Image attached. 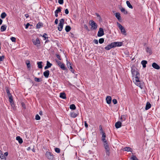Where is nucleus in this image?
Wrapping results in <instances>:
<instances>
[{"label": "nucleus", "instance_id": "1", "mask_svg": "<svg viewBox=\"0 0 160 160\" xmlns=\"http://www.w3.org/2000/svg\"><path fill=\"white\" fill-rule=\"evenodd\" d=\"M131 71L133 77H134V78L133 79L134 82L136 85L142 88L143 83L139 80V74L138 72L133 69H132Z\"/></svg>", "mask_w": 160, "mask_h": 160}, {"label": "nucleus", "instance_id": "2", "mask_svg": "<svg viewBox=\"0 0 160 160\" xmlns=\"http://www.w3.org/2000/svg\"><path fill=\"white\" fill-rule=\"evenodd\" d=\"M46 158L49 160H53L54 156L52 152L47 151L45 154Z\"/></svg>", "mask_w": 160, "mask_h": 160}, {"label": "nucleus", "instance_id": "3", "mask_svg": "<svg viewBox=\"0 0 160 160\" xmlns=\"http://www.w3.org/2000/svg\"><path fill=\"white\" fill-rule=\"evenodd\" d=\"M64 22V19L62 18L60 20V22L58 27V29L59 31H61L62 30Z\"/></svg>", "mask_w": 160, "mask_h": 160}, {"label": "nucleus", "instance_id": "4", "mask_svg": "<svg viewBox=\"0 0 160 160\" xmlns=\"http://www.w3.org/2000/svg\"><path fill=\"white\" fill-rule=\"evenodd\" d=\"M117 24L120 30L121 33L122 34L126 35V31L124 28L118 22H117Z\"/></svg>", "mask_w": 160, "mask_h": 160}, {"label": "nucleus", "instance_id": "5", "mask_svg": "<svg viewBox=\"0 0 160 160\" xmlns=\"http://www.w3.org/2000/svg\"><path fill=\"white\" fill-rule=\"evenodd\" d=\"M90 25L91 26L92 29L96 30L97 28V24L93 21L91 20L89 21Z\"/></svg>", "mask_w": 160, "mask_h": 160}, {"label": "nucleus", "instance_id": "6", "mask_svg": "<svg viewBox=\"0 0 160 160\" xmlns=\"http://www.w3.org/2000/svg\"><path fill=\"white\" fill-rule=\"evenodd\" d=\"M104 143V147L105 149L106 150V154L109 156L110 154V152H109V148L108 146V145L107 142H103Z\"/></svg>", "mask_w": 160, "mask_h": 160}, {"label": "nucleus", "instance_id": "7", "mask_svg": "<svg viewBox=\"0 0 160 160\" xmlns=\"http://www.w3.org/2000/svg\"><path fill=\"white\" fill-rule=\"evenodd\" d=\"M56 61L57 62L58 65L63 70H65L66 68L65 67V65L63 63H62L61 62L57 60H56Z\"/></svg>", "mask_w": 160, "mask_h": 160}, {"label": "nucleus", "instance_id": "8", "mask_svg": "<svg viewBox=\"0 0 160 160\" xmlns=\"http://www.w3.org/2000/svg\"><path fill=\"white\" fill-rule=\"evenodd\" d=\"M113 48L121 46L123 44L121 42H112Z\"/></svg>", "mask_w": 160, "mask_h": 160}, {"label": "nucleus", "instance_id": "9", "mask_svg": "<svg viewBox=\"0 0 160 160\" xmlns=\"http://www.w3.org/2000/svg\"><path fill=\"white\" fill-rule=\"evenodd\" d=\"M32 42L33 44L37 46H40V42L38 38H37L35 40H33Z\"/></svg>", "mask_w": 160, "mask_h": 160}, {"label": "nucleus", "instance_id": "10", "mask_svg": "<svg viewBox=\"0 0 160 160\" xmlns=\"http://www.w3.org/2000/svg\"><path fill=\"white\" fill-rule=\"evenodd\" d=\"M8 155V153L7 152H5L4 154H3L2 153L0 157V160H6V157Z\"/></svg>", "mask_w": 160, "mask_h": 160}, {"label": "nucleus", "instance_id": "11", "mask_svg": "<svg viewBox=\"0 0 160 160\" xmlns=\"http://www.w3.org/2000/svg\"><path fill=\"white\" fill-rule=\"evenodd\" d=\"M104 31L102 28H100L98 33L97 35L98 37H101L104 35Z\"/></svg>", "mask_w": 160, "mask_h": 160}, {"label": "nucleus", "instance_id": "12", "mask_svg": "<svg viewBox=\"0 0 160 160\" xmlns=\"http://www.w3.org/2000/svg\"><path fill=\"white\" fill-rule=\"evenodd\" d=\"M119 8L121 11L124 14H128L127 11H126L125 8H123L121 6L119 7Z\"/></svg>", "mask_w": 160, "mask_h": 160}, {"label": "nucleus", "instance_id": "13", "mask_svg": "<svg viewBox=\"0 0 160 160\" xmlns=\"http://www.w3.org/2000/svg\"><path fill=\"white\" fill-rule=\"evenodd\" d=\"M113 48L112 43L108 44L105 47V49L106 50H109L112 48Z\"/></svg>", "mask_w": 160, "mask_h": 160}, {"label": "nucleus", "instance_id": "14", "mask_svg": "<svg viewBox=\"0 0 160 160\" xmlns=\"http://www.w3.org/2000/svg\"><path fill=\"white\" fill-rule=\"evenodd\" d=\"M152 66L153 68L156 69L158 70L160 68V66L155 62L153 63Z\"/></svg>", "mask_w": 160, "mask_h": 160}, {"label": "nucleus", "instance_id": "15", "mask_svg": "<svg viewBox=\"0 0 160 160\" xmlns=\"http://www.w3.org/2000/svg\"><path fill=\"white\" fill-rule=\"evenodd\" d=\"M122 126V123L120 121H118L116 122L115 124V126L116 128H120Z\"/></svg>", "mask_w": 160, "mask_h": 160}, {"label": "nucleus", "instance_id": "16", "mask_svg": "<svg viewBox=\"0 0 160 160\" xmlns=\"http://www.w3.org/2000/svg\"><path fill=\"white\" fill-rule=\"evenodd\" d=\"M78 115V112H71L70 113V115L72 118H75L77 117Z\"/></svg>", "mask_w": 160, "mask_h": 160}, {"label": "nucleus", "instance_id": "17", "mask_svg": "<svg viewBox=\"0 0 160 160\" xmlns=\"http://www.w3.org/2000/svg\"><path fill=\"white\" fill-rule=\"evenodd\" d=\"M49 71L48 70L45 71L43 72L44 76L46 78L49 77Z\"/></svg>", "mask_w": 160, "mask_h": 160}, {"label": "nucleus", "instance_id": "18", "mask_svg": "<svg viewBox=\"0 0 160 160\" xmlns=\"http://www.w3.org/2000/svg\"><path fill=\"white\" fill-rule=\"evenodd\" d=\"M111 98L110 96H107L106 98V100L107 103L109 104L111 102Z\"/></svg>", "mask_w": 160, "mask_h": 160}, {"label": "nucleus", "instance_id": "19", "mask_svg": "<svg viewBox=\"0 0 160 160\" xmlns=\"http://www.w3.org/2000/svg\"><path fill=\"white\" fill-rule=\"evenodd\" d=\"M16 140L18 141L19 143L20 144L23 142L22 139L20 136H17L16 137Z\"/></svg>", "mask_w": 160, "mask_h": 160}, {"label": "nucleus", "instance_id": "20", "mask_svg": "<svg viewBox=\"0 0 160 160\" xmlns=\"http://www.w3.org/2000/svg\"><path fill=\"white\" fill-rule=\"evenodd\" d=\"M106 136L105 132L102 133V140L103 142H107L106 140Z\"/></svg>", "mask_w": 160, "mask_h": 160}, {"label": "nucleus", "instance_id": "21", "mask_svg": "<svg viewBox=\"0 0 160 160\" xmlns=\"http://www.w3.org/2000/svg\"><path fill=\"white\" fill-rule=\"evenodd\" d=\"M115 17L119 21H120L121 20V17L120 14L119 12H116L115 14Z\"/></svg>", "mask_w": 160, "mask_h": 160}, {"label": "nucleus", "instance_id": "22", "mask_svg": "<svg viewBox=\"0 0 160 160\" xmlns=\"http://www.w3.org/2000/svg\"><path fill=\"white\" fill-rule=\"evenodd\" d=\"M7 26L6 25H3L1 27L0 30L1 32H3L6 30Z\"/></svg>", "mask_w": 160, "mask_h": 160}, {"label": "nucleus", "instance_id": "23", "mask_svg": "<svg viewBox=\"0 0 160 160\" xmlns=\"http://www.w3.org/2000/svg\"><path fill=\"white\" fill-rule=\"evenodd\" d=\"M151 104L149 102H147L146 103L145 109L146 110H148L150 109L151 107Z\"/></svg>", "mask_w": 160, "mask_h": 160}, {"label": "nucleus", "instance_id": "24", "mask_svg": "<svg viewBox=\"0 0 160 160\" xmlns=\"http://www.w3.org/2000/svg\"><path fill=\"white\" fill-rule=\"evenodd\" d=\"M147 63V62L146 60H142L141 62V64L142 65L143 67L145 68L146 67V64Z\"/></svg>", "mask_w": 160, "mask_h": 160}, {"label": "nucleus", "instance_id": "25", "mask_svg": "<svg viewBox=\"0 0 160 160\" xmlns=\"http://www.w3.org/2000/svg\"><path fill=\"white\" fill-rule=\"evenodd\" d=\"M60 97L62 99H65L66 98V95L64 93H60Z\"/></svg>", "mask_w": 160, "mask_h": 160}, {"label": "nucleus", "instance_id": "26", "mask_svg": "<svg viewBox=\"0 0 160 160\" xmlns=\"http://www.w3.org/2000/svg\"><path fill=\"white\" fill-rule=\"evenodd\" d=\"M126 119V116L124 115H121L120 118L121 121L122 122L123 121H125Z\"/></svg>", "mask_w": 160, "mask_h": 160}, {"label": "nucleus", "instance_id": "27", "mask_svg": "<svg viewBox=\"0 0 160 160\" xmlns=\"http://www.w3.org/2000/svg\"><path fill=\"white\" fill-rule=\"evenodd\" d=\"M67 65L68 68H72L71 65V63L70 62L67 60Z\"/></svg>", "mask_w": 160, "mask_h": 160}, {"label": "nucleus", "instance_id": "28", "mask_svg": "<svg viewBox=\"0 0 160 160\" xmlns=\"http://www.w3.org/2000/svg\"><path fill=\"white\" fill-rule=\"evenodd\" d=\"M42 62H37V64L39 68L41 69L42 68Z\"/></svg>", "mask_w": 160, "mask_h": 160}, {"label": "nucleus", "instance_id": "29", "mask_svg": "<svg viewBox=\"0 0 160 160\" xmlns=\"http://www.w3.org/2000/svg\"><path fill=\"white\" fill-rule=\"evenodd\" d=\"M126 4L130 8L132 9L133 8V7L132 5L130 3V2L127 1H126Z\"/></svg>", "mask_w": 160, "mask_h": 160}, {"label": "nucleus", "instance_id": "30", "mask_svg": "<svg viewBox=\"0 0 160 160\" xmlns=\"http://www.w3.org/2000/svg\"><path fill=\"white\" fill-rule=\"evenodd\" d=\"M7 16V14L5 12H2L1 15V17L3 19L5 18Z\"/></svg>", "mask_w": 160, "mask_h": 160}, {"label": "nucleus", "instance_id": "31", "mask_svg": "<svg viewBox=\"0 0 160 160\" xmlns=\"http://www.w3.org/2000/svg\"><path fill=\"white\" fill-rule=\"evenodd\" d=\"M71 28L69 26H66L65 28V30L66 32H69L71 30Z\"/></svg>", "mask_w": 160, "mask_h": 160}, {"label": "nucleus", "instance_id": "32", "mask_svg": "<svg viewBox=\"0 0 160 160\" xmlns=\"http://www.w3.org/2000/svg\"><path fill=\"white\" fill-rule=\"evenodd\" d=\"M61 8H62L60 7H58L57 9L55 11V12H57L58 13L59 12H60L61 11Z\"/></svg>", "mask_w": 160, "mask_h": 160}, {"label": "nucleus", "instance_id": "33", "mask_svg": "<svg viewBox=\"0 0 160 160\" xmlns=\"http://www.w3.org/2000/svg\"><path fill=\"white\" fill-rule=\"evenodd\" d=\"M41 26H42V23L41 22H39L36 25L37 28H39Z\"/></svg>", "mask_w": 160, "mask_h": 160}, {"label": "nucleus", "instance_id": "34", "mask_svg": "<svg viewBox=\"0 0 160 160\" xmlns=\"http://www.w3.org/2000/svg\"><path fill=\"white\" fill-rule=\"evenodd\" d=\"M70 108L71 109L75 110L76 108V107L74 104H72L70 105Z\"/></svg>", "mask_w": 160, "mask_h": 160}, {"label": "nucleus", "instance_id": "35", "mask_svg": "<svg viewBox=\"0 0 160 160\" xmlns=\"http://www.w3.org/2000/svg\"><path fill=\"white\" fill-rule=\"evenodd\" d=\"M131 148L130 147H126L124 148V150L125 151L129 152L131 151Z\"/></svg>", "mask_w": 160, "mask_h": 160}, {"label": "nucleus", "instance_id": "36", "mask_svg": "<svg viewBox=\"0 0 160 160\" xmlns=\"http://www.w3.org/2000/svg\"><path fill=\"white\" fill-rule=\"evenodd\" d=\"M130 159L132 160H138V159L135 155H132Z\"/></svg>", "mask_w": 160, "mask_h": 160}, {"label": "nucleus", "instance_id": "37", "mask_svg": "<svg viewBox=\"0 0 160 160\" xmlns=\"http://www.w3.org/2000/svg\"><path fill=\"white\" fill-rule=\"evenodd\" d=\"M146 52H148L150 54H151L152 51H151V50L148 47H147L146 49Z\"/></svg>", "mask_w": 160, "mask_h": 160}, {"label": "nucleus", "instance_id": "38", "mask_svg": "<svg viewBox=\"0 0 160 160\" xmlns=\"http://www.w3.org/2000/svg\"><path fill=\"white\" fill-rule=\"evenodd\" d=\"M46 65L49 68H50L52 66V63H50V62L48 61H47Z\"/></svg>", "mask_w": 160, "mask_h": 160}, {"label": "nucleus", "instance_id": "39", "mask_svg": "<svg viewBox=\"0 0 160 160\" xmlns=\"http://www.w3.org/2000/svg\"><path fill=\"white\" fill-rule=\"evenodd\" d=\"M6 91L8 97L12 96L9 90L8 89H6Z\"/></svg>", "mask_w": 160, "mask_h": 160}, {"label": "nucleus", "instance_id": "40", "mask_svg": "<svg viewBox=\"0 0 160 160\" xmlns=\"http://www.w3.org/2000/svg\"><path fill=\"white\" fill-rule=\"evenodd\" d=\"M104 42V39L103 38H101L99 39V42L100 43L102 44Z\"/></svg>", "mask_w": 160, "mask_h": 160}, {"label": "nucleus", "instance_id": "41", "mask_svg": "<svg viewBox=\"0 0 160 160\" xmlns=\"http://www.w3.org/2000/svg\"><path fill=\"white\" fill-rule=\"evenodd\" d=\"M55 151L56 152L59 153L60 152V149L58 148H55L54 149Z\"/></svg>", "mask_w": 160, "mask_h": 160}, {"label": "nucleus", "instance_id": "42", "mask_svg": "<svg viewBox=\"0 0 160 160\" xmlns=\"http://www.w3.org/2000/svg\"><path fill=\"white\" fill-rule=\"evenodd\" d=\"M95 14L96 16H97V17L98 18V19L99 20H101V17L100 15L98 13H96Z\"/></svg>", "mask_w": 160, "mask_h": 160}, {"label": "nucleus", "instance_id": "43", "mask_svg": "<svg viewBox=\"0 0 160 160\" xmlns=\"http://www.w3.org/2000/svg\"><path fill=\"white\" fill-rule=\"evenodd\" d=\"M5 58V56L4 55H2L0 57V61H3L4 59Z\"/></svg>", "mask_w": 160, "mask_h": 160}, {"label": "nucleus", "instance_id": "44", "mask_svg": "<svg viewBox=\"0 0 160 160\" xmlns=\"http://www.w3.org/2000/svg\"><path fill=\"white\" fill-rule=\"evenodd\" d=\"M12 42H15L16 41V38L14 37H12L10 38Z\"/></svg>", "mask_w": 160, "mask_h": 160}, {"label": "nucleus", "instance_id": "45", "mask_svg": "<svg viewBox=\"0 0 160 160\" xmlns=\"http://www.w3.org/2000/svg\"><path fill=\"white\" fill-rule=\"evenodd\" d=\"M35 119L36 120H39L40 119V117L38 115H36L35 117Z\"/></svg>", "mask_w": 160, "mask_h": 160}, {"label": "nucleus", "instance_id": "46", "mask_svg": "<svg viewBox=\"0 0 160 160\" xmlns=\"http://www.w3.org/2000/svg\"><path fill=\"white\" fill-rule=\"evenodd\" d=\"M8 98H9V101L10 102V103H12L13 102V101L12 96L8 97Z\"/></svg>", "mask_w": 160, "mask_h": 160}, {"label": "nucleus", "instance_id": "47", "mask_svg": "<svg viewBox=\"0 0 160 160\" xmlns=\"http://www.w3.org/2000/svg\"><path fill=\"white\" fill-rule=\"evenodd\" d=\"M84 26L85 28L88 31H90L89 29L88 28V27L86 24H84Z\"/></svg>", "mask_w": 160, "mask_h": 160}, {"label": "nucleus", "instance_id": "48", "mask_svg": "<svg viewBox=\"0 0 160 160\" xmlns=\"http://www.w3.org/2000/svg\"><path fill=\"white\" fill-rule=\"evenodd\" d=\"M35 81L37 82H39L40 81L39 78H35L34 79Z\"/></svg>", "mask_w": 160, "mask_h": 160}, {"label": "nucleus", "instance_id": "49", "mask_svg": "<svg viewBox=\"0 0 160 160\" xmlns=\"http://www.w3.org/2000/svg\"><path fill=\"white\" fill-rule=\"evenodd\" d=\"M56 56L57 58L59 60H61V57L58 54H56Z\"/></svg>", "mask_w": 160, "mask_h": 160}, {"label": "nucleus", "instance_id": "50", "mask_svg": "<svg viewBox=\"0 0 160 160\" xmlns=\"http://www.w3.org/2000/svg\"><path fill=\"white\" fill-rule=\"evenodd\" d=\"M112 102L114 104H116L117 103V100L115 99H114L112 100Z\"/></svg>", "mask_w": 160, "mask_h": 160}, {"label": "nucleus", "instance_id": "51", "mask_svg": "<svg viewBox=\"0 0 160 160\" xmlns=\"http://www.w3.org/2000/svg\"><path fill=\"white\" fill-rule=\"evenodd\" d=\"M58 2L60 4H62L63 3V0H58Z\"/></svg>", "mask_w": 160, "mask_h": 160}, {"label": "nucleus", "instance_id": "52", "mask_svg": "<svg viewBox=\"0 0 160 160\" xmlns=\"http://www.w3.org/2000/svg\"><path fill=\"white\" fill-rule=\"evenodd\" d=\"M47 35V34L46 33H44L43 35L42 36V37L44 38V40L46 39V38H48V37H46L45 36Z\"/></svg>", "mask_w": 160, "mask_h": 160}, {"label": "nucleus", "instance_id": "53", "mask_svg": "<svg viewBox=\"0 0 160 160\" xmlns=\"http://www.w3.org/2000/svg\"><path fill=\"white\" fill-rule=\"evenodd\" d=\"M99 128H100V130L101 131V132L102 133L103 132H104V131H103L102 128V127L101 125H100L99 126Z\"/></svg>", "mask_w": 160, "mask_h": 160}, {"label": "nucleus", "instance_id": "54", "mask_svg": "<svg viewBox=\"0 0 160 160\" xmlns=\"http://www.w3.org/2000/svg\"><path fill=\"white\" fill-rule=\"evenodd\" d=\"M65 12L66 14H68L69 13V11L68 9H66L65 11Z\"/></svg>", "mask_w": 160, "mask_h": 160}, {"label": "nucleus", "instance_id": "55", "mask_svg": "<svg viewBox=\"0 0 160 160\" xmlns=\"http://www.w3.org/2000/svg\"><path fill=\"white\" fill-rule=\"evenodd\" d=\"M27 67L28 68H30L31 67V65L30 64V63H27Z\"/></svg>", "mask_w": 160, "mask_h": 160}, {"label": "nucleus", "instance_id": "56", "mask_svg": "<svg viewBox=\"0 0 160 160\" xmlns=\"http://www.w3.org/2000/svg\"><path fill=\"white\" fill-rule=\"evenodd\" d=\"M30 25L29 23H27V24L25 26V28L26 29H27L28 28V27Z\"/></svg>", "mask_w": 160, "mask_h": 160}, {"label": "nucleus", "instance_id": "57", "mask_svg": "<svg viewBox=\"0 0 160 160\" xmlns=\"http://www.w3.org/2000/svg\"><path fill=\"white\" fill-rule=\"evenodd\" d=\"M84 125H85V126L86 128H87L88 127V124H87V123L86 121L85 122Z\"/></svg>", "mask_w": 160, "mask_h": 160}, {"label": "nucleus", "instance_id": "58", "mask_svg": "<svg viewBox=\"0 0 160 160\" xmlns=\"http://www.w3.org/2000/svg\"><path fill=\"white\" fill-rule=\"evenodd\" d=\"M94 42L96 44H98V40L95 39L94 40Z\"/></svg>", "mask_w": 160, "mask_h": 160}, {"label": "nucleus", "instance_id": "59", "mask_svg": "<svg viewBox=\"0 0 160 160\" xmlns=\"http://www.w3.org/2000/svg\"><path fill=\"white\" fill-rule=\"evenodd\" d=\"M70 70L73 73H74V70L72 68H70Z\"/></svg>", "mask_w": 160, "mask_h": 160}, {"label": "nucleus", "instance_id": "60", "mask_svg": "<svg viewBox=\"0 0 160 160\" xmlns=\"http://www.w3.org/2000/svg\"><path fill=\"white\" fill-rule=\"evenodd\" d=\"M58 19H56L55 21V23L56 24L58 23Z\"/></svg>", "mask_w": 160, "mask_h": 160}, {"label": "nucleus", "instance_id": "61", "mask_svg": "<svg viewBox=\"0 0 160 160\" xmlns=\"http://www.w3.org/2000/svg\"><path fill=\"white\" fill-rule=\"evenodd\" d=\"M2 20L0 18V25L2 24Z\"/></svg>", "mask_w": 160, "mask_h": 160}, {"label": "nucleus", "instance_id": "62", "mask_svg": "<svg viewBox=\"0 0 160 160\" xmlns=\"http://www.w3.org/2000/svg\"><path fill=\"white\" fill-rule=\"evenodd\" d=\"M55 16L56 17H57L58 16V13L57 12H55Z\"/></svg>", "mask_w": 160, "mask_h": 160}, {"label": "nucleus", "instance_id": "63", "mask_svg": "<svg viewBox=\"0 0 160 160\" xmlns=\"http://www.w3.org/2000/svg\"><path fill=\"white\" fill-rule=\"evenodd\" d=\"M48 68H49L47 65L44 67V69L45 70L47 69Z\"/></svg>", "mask_w": 160, "mask_h": 160}, {"label": "nucleus", "instance_id": "64", "mask_svg": "<svg viewBox=\"0 0 160 160\" xmlns=\"http://www.w3.org/2000/svg\"><path fill=\"white\" fill-rule=\"evenodd\" d=\"M30 63V61L29 60H27L26 61V64H27V63Z\"/></svg>", "mask_w": 160, "mask_h": 160}]
</instances>
